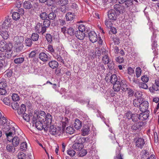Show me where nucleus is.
<instances>
[{
    "instance_id": "obj_1",
    "label": "nucleus",
    "mask_w": 159,
    "mask_h": 159,
    "mask_svg": "<svg viewBox=\"0 0 159 159\" xmlns=\"http://www.w3.org/2000/svg\"><path fill=\"white\" fill-rule=\"evenodd\" d=\"M45 113L44 111H41L39 113L37 112L34 113L32 119V123L35 124V127L39 130H41L44 129L45 131H47L48 127H45V125L42 121L44 120Z\"/></svg>"
},
{
    "instance_id": "obj_2",
    "label": "nucleus",
    "mask_w": 159,
    "mask_h": 159,
    "mask_svg": "<svg viewBox=\"0 0 159 159\" xmlns=\"http://www.w3.org/2000/svg\"><path fill=\"white\" fill-rule=\"evenodd\" d=\"M7 129H9L7 131L5 132V134L6 135L7 139L9 141H12V144L14 147L17 146L19 144L20 141V138L17 136H16L13 138H12V135L16 134V131L15 128L11 125V126H7Z\"/></svg>"
},
{
    "instance_id": "obj_3",
    "label": "nucleus",
    "mask_w": 159,
    "mask_h": 159,
    "mask_svg": "<svg viewBox=\"0 0 159 159\" xmlns=\"http://www.w3.org/2000/svg\"><path fill=\"white\" fill-rule=\"evenodd\" d=\"M12 48V44L11 43H6L5 41L0 42V50L1 52L8 51L11 52Z\"/></svg>"
},
{
    "instance_id": "obj_4",
    "label": "nucleus",
    "mask_w": 159,
    "mask_h": 159,
    "mask_svg": "<svg viewBox=\"0 0 159 159\" xmlns=\"http://www.w3.org/2000/svg\"><path fill=\"white\" fill-rule=\"evenodd\" d=\"M8 27L9 26H5V25H0V34L4 39H7L8 38Z\"/></svg>"
},
{
    "instance_id": "obj_5",
    "label": "nucleus",
    "mask_w": 159,
    "mask_h": 159,
    "mask_svg": "<svg viewBox=\"0 0 159 159\" xmlns=\"http://www.w3.org/2000/svg\"><path fill=\"white\" fill-rule=\"evenodd\" d=\"M100 52L101 55H102V61L104 65L107 64L111 60L108 55V52L103 48L102 49L101 48Z\"/></svg>"
},
{
    "instance_id": "obj_6",
    "label": "nucleus",
    "mask_w": 159,
    "mask_h": 159,
    "mask_svg": "<svg viewBox=\"0 0 159 159\" xmlns=\"http://www.w3.org/2000/svg\"><path fill=\"white\" fill-rule=\"evenodd\" d=\"M107 15L109 19L113 21H116L119 15L117 14L115 10L113 9H111L108 12Z\"/></svg>"
},
{
    "instance_id": "obj_7",
    "label": "nucleus",
    "mask_w": 159,
    "mask_h": 159,
    "mask_svg": "<svg viewBox=\"0 0 159 159\" xmlns=\"http://www.w3.org/2000/svg\"><path fill=\"white\" fill-rule=\"evenodd\" d=\"M114 10H115L116 12L119 15L122 14L125 12V8L124 6L119 4H116L114 6Z\"/></svg>"
},
{
    "instance_id": "obj_8",
    "label": "nucleus",
    "mask_w": 159,
    "mask_h": 159,
    "mask_svg": "<svg viewBox=\"0 0 159 159\" xmlns=\"http://www.w3.org/2000/svg\"><path fill=\"white\" fill-rule=\"evenodd\" d=\"M35 31L39 34H43L46 31V29L43 27L42 24L38 23L34 27Z\"/></svg>"
},
{
    "instance_id": "obj_9",
    "label": "nucleus",
    "mask_w": 159,
    "mask_h": 159,
    "mask_svg": "<svg viewBox=\"0 0 159 159\" xmlns=\"http://www.w3.org/2000/svg\"><path fill=\"white\" fill-rule=\"evenodd\" d=\"M39 57L41 60L44 62L48 61L51 59L49 54H47L44 52L40 53L39 55Z\"/></svg>"
},
{
    "instance_id": "obj_10",
    "label": "nucleus",
    "mask_w": 159,
    "mask_h": 159,
    "mask_svg": "<svg viewBox=\"0 0 159 159\" xmlns=\"http://www.w3.org/2000/svg\"><path fill=\"white\" fill-rule=\"evenodd\" d=\"M44 116V120L43 121L45 125V127L49 128V126L50 125L51 123L52 122V116L49 113H48L46 116Z\"/></svg>"
},
{
    "instance_id": "obj_11",
    "label": "nucleus",
    "mask_w": 159,
    "mask_h": 159,
    "mask_svg": "<svg viewBox=\"0 0 159 159\" xmlns=\"http://www.w3.org/2000/svg\"><path fill=\"white\" fill-rule=\"evenodd\" d=\"M88 35L89 41L92 43H94L98 41V36L94 31H90L88 33Z\"/></svg>"
},
{
    "instance_id": "obj_12",
    "label": "nucleus",
    "mask_w": 159,
    "mask_h": 159,
    "mask_svg": "<svg viewBox=\"0 0 159 159\" xmlns=\"http://www.w3.org/2000/svg\"><path fill=\"white\" fill-rule=\"evenodd\" d=\"M49 132L51 134L55 135L58 134H59L60 133V130L58 128L57 129L54 126L52 125L50 126L49 127Z\"/></svg>"
},
{
    "instance_id": "obj_13",
    "label": "nucleus",
    "mask_w": 159,
    "mask_h": 159,
    "mask_svg": "<svg viewBox=\"0 0 159 159\" xmlns=\"http://www.w3.org/2000/svg\"><path fill=\"white\" fill-rule=\"evenodd\" d=\"M149 106L148 103L147 101H144L143 102L141 103L139 109L140 111L142 112L145 111H148Z\"/></svg>"
},
{
    "instance_id": "obj_14",
    "label": "nucleus",
    "mask_w": 159,
    "mask_h": 159,
    "mask_svg": "<svg viewBox=\"0 0 159 159\" xmlns=\"http://www.w3.org/2000/svg\"><path fill=\"white\" fill-rule=\"evenodd\" d=\"M149 111H145L142 112L139 114V118L140 120H145L147 119L149 116Z\"/></svg>"
},
{
    "instance_id": "obj_15",
    "label": "nucleus",
    "mask_w": 159,
    "mask_h": 159,
    "mask_svg": "<svg viewBox=\"0 0 159 159\" xmlns=\"http://www.w3.org/2000/svg\"><path fill=\"white\" fill-rule=\"evenodd\" d=\"M145 144V142L144 139L142 138H138L136 142V146L141 148H142Z\"/></svg>"
},
{
    "instance_id": "obj_16",
    "label": "nucleus",
    "mask_w": 159,
    "mask_h": 159,
    "mask_svg": "<svg viewBox=\"0 0 159 159\" xmlns=\"http://www.w3.org/2000/svg\"><path fill=\"white\" fill-rule=\"evenodd\" d=\"M126 83V81L124 80H122L120 82L121 89L124 92L126 91L129 88V86Z\"/></svg>"
},
{
    "instance_id": "obj_17",
    "label": "nucleus",
    "mask_w": 159,
    "mask_h": 159,
    "mask_svg": "<svg viewBox=\"0 0 159 159\" xmlns=\"http://www.w3.org/2000/svg\"><path fill=\"white\" fill-rule=\"evenodd\" d=\"M24 39L21 36H16L14 38V45H16L19 43H23Z\"/></svg>"
},
{
    "instance_id": "obj_18",
    "label": "nucleus",
    "mask_w": 159,
    "mask_h": 159,
    "mask_svg": "<svg viewBox=\"0 0 159 159\" xmlns=\"http://www.w3.org/2000/svg\"><path fill=\"white\" fill-rule=\"evenodd\" d=\"M75 142V143H74L72 145V148L74 149L77 151H80L84 148L83 144L79 143L76 142Z\"/></svg>"
},
{
    "instance_id": "obj_19",
    "label": "nucleus",
    "mask_w": 159,
    "mask_h": 159,
    "mask_svg": "<svg viewBox=\"0 0 159 159\" xmlns=\"http://www.w3.org/2000/svg\"><path fill=\"white\" fill-rule=\"evenodd\" d=\"M87 140H88V138L78 136L76 138V139L75 142L83 144V143L86 142Z\"/></svg>"
},
{
    "instance_id": "obj_20",
    "label": "nucleus",
    "mask_w": 159,
    "mask_h": 159,
    "mask_svg": "<svg viewBox=\"0 0 159 159\" xmlns=\"http://www.w3.org/2000/svg\"><path fill=\"white\" fill-rule=\"evenodd\" d=\"M26 111V107L25 105L24 104H22L20 107L17 109V112L19 115H23L25 113V112Z\"/></svg>"
},
{
    "instance_id": "obj_21",
    "label": "nucleus",
    "mask_w": 159,
    "mask_h": 159,
    "mask_svg": "<svg viewBox=\"0 0 159 159\" xmlns=\"http://www.w3.org/2000/svg\"><path fill=\"white\" fill-rule=\"evenodd\" d=\"M48 65L51 68L55 69L58 67V63L55 60H52L49 62Z\"/></svg>"
},
{
    "instance_id": "obj_22",
    "label": "nucleus",
    "mask_w": 159,
    "mask_h": 159,
    "mask_svg": "<svg viewBox=\"0 0 159 159\" xmlns=\"http://www.w3.org/2000/svg\"><path fill=\"white\" fill-rule=\"evenodd\" d=\"M76 37L80 40H83L85 37L84 33V32L77 31L75 32Z\"/></svg>"
},
{
    "instance_id": "obj_23",
    "label": "nucleus",
    "mask_w": 159,
    "mask_h": 159,
    "mask_svg": "<svg viewBox=\"0 0 159 159\" xmlns=\"http://www.w3.org/2000/svg\"><path fill=\"white\" fill-rule=\"evenodd\" d=\"M65 17L67 21H72L75 17L74 13L70 12H68L66 14Z\"/></svg>"
},
{
    "instance_id": "obj_24",
    "label": "nucleus",
    "mask_w": 159,
    "mask_h": 159,
    "mask_svg": "<svg viewBox=\"0 0 159 159\" xmlns=\"http://www.w3.org/2000/svg\"><path fill=\"white\" fill-rule=\"evenodd\" d=\"M74 125L75 127L77 129H80L82 126L81 122L77 119H75Z\"/></svg>"
},
{
    "instance_id": "obj_25",
    "label": "nucleus",
    "mask_w": 159,
    "mask_h": 159,
    "mask_svg": "<svg viewBox=\"0 0 159 159\" xmlns=\"http://www.w3.org/2000/svg\"><path fill=\"white\" fill-rule=\"evenodd\" d=\"M110 82L111 83L114 84L116 83L117 82H119L120 81L118 80L117 76L115 74L111 75L110 77Z\"/></svg>"
},
{
    "instance_id": "obj_26",
    "label": "nucleus",
    "mask_w": 159,
    "mask_h": 159,
    "mask_svg": "<svg viewBox=\"0 0 159 159\" xmlns=\"http://www.w3.org/2000/svg\"><path fill=\"white\" fill-rule=\"evenodd\" d=\"M90 128L88 126L85 125L84 126L82 130V134L83 136H85L88 135L89 132Z\"/></svg>"
},
{
    "instance_id": "obj_27",
    "label": "nucleus",
    "mask_w": 159,
    "mask_h": 159,
    "mask_svg": "<svg viewBox=\"0 0 159 159\" xmlns=\"http://www.w3.org/2000/svg\"><path fill=\"white\" fill-rule=\"evenodd\" d=\"M15 147L13 145L8 144L7 145L6 148L7 151L10 153H13L15 151Z\"/></svg>"
},
{
    "instance_id": "obj_28",
    "label": "nucleus",
    "mask_w": 159,
    "mask_h": 159,
    "mask_svg": "<svg viewBox=\"0 0 159 159\" xmlns=\"http://www.w3.org/2000/svg\"><path fill=\"white\" fill-rule=\"evenodd\" d=\"M23 6L26 9H30L32 7L31 3L29 1H25L23 3Z\"/></svg>"
},
{
    "instance_id": "obj_29",
    "label": "nucleus",
    "mask_w": 159,
    "mask_h": 159,
    "mask_svg": "<svg viewBox=\"0 0 159 159\" xmlns=\"http://www.w3.org/2000/svg\"><path fill=\"white\" fill-rule=\"evenodd\" d=\"M39 38V35L37 33H33L31 36V39L33 41H37Z\"/></svg>"
},
{
    "instance_id": "obj_30",
    "label": "nucleus",
    "mask_w": 159,
    "mask_h": 159,
    "mask_svg": "<svg viewBox=\"0 0 159 159\" xmlns=\"http://www.w3.org/2000/svg\"><path fill=\"white\" fill-rule=\"evenodd\" d=\"M142 101V98H137L134 99L133 101V104L135 107L140 106L141 103Z\"/></svg>"
},
{
    "instance_id": "obj_31",
    "label": "nucleus",
    "mask_w": 159,
    "mask_h": 159,
    "mask_svg": "<svg viewBox=\"0 0 159 159\" xmlns=\"http://www.w3.org/2000/svg\"><path fill=\"white\" fill-rule=\"evenodd\" d=\"M113 84V89L115 91L119 92L120 90V82H117Z\"/></svg>"
},
{
    "instance_id": "obj_32",
    "label": "nucleus",
    "mask_w": 159,
    "mask_h": 159,
    "mask_svg": "<svg viewBox=\"0 0 159 159\" xmlns=\"http://www.w3.org/2000/svg\"><path fill=\"white\" fill-rule=\"evenodd\" d=\"M142 159H146V158L149 157V152L146 150H143L142 151Z\"/></svg>"
},
{
    "instance_id": "obj_33",
    "label": "nucleus",
    "mask_w": 159,
    "mask_h": 159,
    "mask_svg": "<svg viewBox=\"0 0 159 159\" xmlns=\"http://www.w3.org/2000/svg\"><path fill=\"white\" fill-rule=\"evenodd\" d=\"M14 46L17 52L22 51L23 50L24 47L23 43H19V44L16 45H14Z\"/></svg>"
},
{
    "instance_id": "obj_34",
    "label": "nucleus",
    "mask_w": 159,
    "mask_h": 159,
    "mask_svg": "<svg viewBox=\"0 0 159 159\" xmlns=\"http://www.w3.org/2000/svg\"><path fill=\"white\" fill-rule=\"evenodd\" d=\"M131 119L134 122H136L138 121L139 120H140L139 115H138L136 113H133Z\"/></svg>"
},
{
    "instance_id": "obj_35",
    "label": "nucleus",
    "mask_w": 159,
    "mask_h": 159,
    "mask_svg": "<svg viewBox=\"0 0 159 159\" xmlns=\"http://www.w3.org/2000/svg\"><path fill=\"white\" fill-rule=\"evenodd\" d=\"M53 57L57 60V61L61 62L62 63H64V61L62 58V57L57 54L54 53V54H53Z\"/></svg>"
},
{
    "instance_id": "obj_36",
    "label": "nucleus",
    "mask_w": 159,
    "mask_h": 159,
    "mask_svg": "<svg viewBox=\"0 0 159 159\" xmlns=\"http://www.w3.org/2000/svg\"><path fill=\"white\" fill-rule=\"evenodd\" d=\"M66 33L70 36L74 35L75 34L74 29L71 27L67 29Z\"/></svg>"
},
{
    "instance_id": "obj_37",
    "label": "nucleus",
    "mask_w": 159,
    "mask_h": 159,
    "mask_svg": "<svg viewBox=\"0 0 159 159\" xmlns=\"http://www.w3.org/2000/svg\"><path fill=\"white\" fill-rule=\"evenodd\" d=\"M12 16L13 19L15 20H19L20 18L19 13L16 12H14L12 13Z\"/></svg>"
},
{
    "instance_id": "obj_38",
    "label": "nucleus",
    "mask_w": 159,
    "mask_h": 159,
    "mask_svg": "<svg viewBox=\"0 0 159 159\" xmlns=\"http://www.w3.org/2000/svg\"><path fill=\"white\" fill-rule=\"evenodd\" d=\"M65 131L67 134H71L74 133L75 130L72 127L69 126L66 128Z\"/></svg>"
},
{
    "instance_id": "obj_39",
    "label": "nucleus",
    "mask_w": 159,
    "mask_h": 159,
    "mask_svg": "<svg viewBox=\"0 0 159 159\" xmlns=\"http://www.w3.org/2000/svg\"><path fill=\"white\" fill-rule=\"evenodd\" d=\"M20 150L21 151H25L27 148V145L25 142H23L21 143L20 145Z\"/></svg>"
},
{
    "instance_id": "obj_40",
    "label": "nucleus",
    "mask_w": 159,
    "mask_h": 159,
    "mask_svg": "<svg viewBox=\"0 0 159 159\" xmlns=\"http://www.w3.org/2000/svg\"><path fill=\"white\" fill-rule=\"evenodd\" d=\"M51 24L50 21L48 19H45L43 21V27H44L46 29V28L48 27Z\"/></svg>"
},
{
    "instance_id": "obj_41",
    "label": "nucleus",
    "mask_w": 159,
    "mask_h": 159,
    "mask_svg": "<svg viewBox=\"0 0 159 159\" xmlns=\"http://www.w3.org/2000/svg\"><path fill=\"white\" fill-rule=\"evenodd\" d=\"M1 100H2L4 103L7 105L10 106V98L6 97L2 99L1 98Z\"/></svg>"
},
{
    "instance_id": "obj_42",
    "label": "nucleus",
    "mask_w": 159,
    "mask_h": 159,
    "mask_svg": "<svg viewBox=\"0 0 159 159\" xmlns=\"http://www.w3.org/2000/svg\"><path fill=\"white\" fill-rule=\"evenodd\" d=\"M24 61V57H19L16 58L14 60V62L16 64H20L22 63Z\"/></svg>"
},
{
    "instance_id": "obj_43",
    "label": "nucleus",
    "mask_w": 159,
    "mask_h": 159,
    "mask_svg": "<svg viewBox=\"0 0 159 159\" xmlns=\"http://www.w3.org/2000/svg\"><path fill=\"white\" fill-rule=\"evenodd\" d=\"M11 105L12 108L14 110H17V109L19 107V104L18 103L16 102H12L11 103Z\"/></svg>"
},
{
    "instance_id": "obj_44",
    "label": "nucleus",
    "mask_w": 159,
    "mask_h": 159,
    "mask_svg": "<svg viewBox=\"0 0 159 159\" xmlns=\"http://www.w3.org/2000/svg\"><path fill=\"white\" fill-rule=\"evenodd\" d=\"M139 86L140 88H142L144 89H147L148 88V85L144 82H139Z\"/></svg>"
},
{
    "instance_id": "obj_45",
    "label": "nucleus",
    "mask_w": 159,
    "mask_h": 159,
    "mask_svg": "<svg viewBox=\"0 0 159 159\" xmlns=\"http://www.w3.org/2000/svg\"><path fill=\"white\" fill-rule=\"evenodd\" d=\"M11 18L8 16L6 20L3 22L2 25H5V26H9L11 22Z\"/></svg>"
},
{
    "instance_id": "obj_46",
    "label": "nucleus",
    "mask_w": 159,
    "mask_h": 159,
    "mask_svg": "<svg viewBox=\"0 0 159 159\" xmlns=\"http://www.w3.org/2000/svg\"><path fill=\"white\" fill-rule=\"evenodd\" d=\"M62 126L63 128H65L68 123V119L66 117L63 118L62 119Z\"/></svg>"
},
{
    "instance_id": "obj_47",
    "label": "nucleus",
    "mask_w": 159,
    "mask_h": 159,
    "mask_svg": "<svg viewBox=\"0 0 159 159\" xmlns=\"http://www.w3.org/2000/svg\"><path fill=\"white\" fill-rule=\"evenodd\" d=\"M5 72L6 73L5 75L7 77H10L12 75L13 71L11 69H8Z\"/></svg>"
},
{
    "instance_id": "obj_48",
    "label": "nucleus",
    "mask_w": 159,
    "mask_h": 159,
    "mask_svg": "<svg viewBox=\"0 0 159 159\" xmlns=\"http://www.w3.org/2000/svg\"><path fill=\"white\" fill-rule=\"evenodd\" d=\"M40 18L43 20L46 19L48 17V14L45 12H41L39 14Z\"/></svg>"
},
{
    "instance_id": "obj_49",
    "label": "nucleus",
    "mask_w": 159,
    "mask_h": 159,
    "mask_svg": "<svg viewBox=\"0 0 159 159\" xmlns=\"http://www.w3.org/2000/svg\"><path fill=\"white\" fill-rule=\"evenodd\" d=\"M142 72V70L140 67H137L135 70V73L136 77L137 78L139 77L140 76Z\"/></svg>"
},
{
    "instance_id": "obj_50",
    "label": "nucleus",
    "mask_w": 159,
    "mask_h": 159,
    "mask_svg": "<svg viewBox=\"0 0 159 159\" xmlns=\"http://www.w3.org/2000/svg\"><path fill=\"white\" fill-rule=\"evenodd\" d=\"M67 154L70 156L73 157L75 155V152L72 148H69L67 151Z\"/></svg>"
},
{
    "instance_id": "obj_51",
    "label": "nucleus",
    "mask_w": 159,
    "mask_h": 159,
    "mask_svg": "<svg viewBox=\"0 0 159 159\" xmlns=\"http://www.w3.org/2000/svg\"><path fill=\"white\" fill-rule=\"evenodd\" d=\"M32 40L30 38H27L25 40V43L26 46L30 47L32 43Z\"/></svg>"
},
{
    "instance_id": "obj_52",
    "label": "nucleus",
    "mask_w": 159,
    "mask_h": 159,
    "mask_svg": "<svg viewBox=\"0 0 159 159\" xmlns=\"http://www.w3.org/2000/svg\"><path fill=\"white\" fill-rule=\"evenodd\" d=\"M56 16V14L54 12H50L48 15V17L49 20H53Z\"/></svg>"
},
{
    "instance_id": "obj_53",
    "label": "nucleus",
    "mask_w": 159,
    "mask_h": 159,
    "mask_svg": "<svg viewBox=\"0 0 159 159\" xmlns=\"http://www.w3.org/2000/svg\"><path fill=\"white\" fill-rule=\"evenodd\" d=\"M107 64L109 69L112 70L115 67V64L113 61H111V60Z\"/></svg>"
},
{
    "instance_id": "obj_54",
    "label": "nucleus",
    "mask_w": 159,
    "mask_h": 159,
    "mask_svg": "<svg viewBox=\"0 0 159 159\" xmlns=\"http://www.w3.org/2000/svg\"><path fill=\"white\" fill-rule=\"evenodd\" d=\"M47 49L48 51L51 53L53 56L54 54V50L51 44H49L48 46Z\"/></svg>"
},
{
    "instance_id": "obj_55",
    "label": "nucleus",
    "mask_w": 159,
    "mask_h": 159,
    "mask_svg": "<svg viewBox=\"0 0 159 159\" xmlns=\"http://www.w3.org/2000/svg\"><path fill=\"white\" fill-rule=\"evenodd\" d=\"M105 24L107 27L108 28H111L112 25V24L109 19H106L105 21Z\"/></svg>"
},
{
    "instance_id": "obj_56",
    "label": "nucleus",
    "mask_w": 159,
    "mask_h": 159,
    "mask_svg": "<svg viewBox=\"0 0 159 159\" xmlns=\"http://www.w3.org/2000/svg\"><path fill=\"white\" fill-rule=\"evenodd\" d=\"M46 39L47 41L49 43H50L52 41V35L49 34H46L45 36Z\"/></svg>"
},
{
    "instance_id": "obj_57",
    "label": "nucleus",
    "mask_w": 159,
    "mask_h": 159,
    "mask_svg": "<svg viewBox=\"0 0 159 159\" xmlns=\"http://www.w3.org/2000/svg\"><path fill=\"white\" fill-rule=\"evenodd\" d=\"M141 80L143 82L146 83L148 81L149 78L147 75H144L142 76Z\"/></svg>"
},
{
    "instance_id": "obj_58",
    "label": "nucleus",
    "mask_w": 159,
    "mask_h": 159,
    "mask_svg": "<svg viewBox=\"0 0 159 159\" xmlns=\"http://www.w3.org/2000/svg\"><path fill=\"white\" fill-rule=\"evenodd\" d=\"M12 100L16 102L19 100V96L16 93H14L12 96Z\"/></svg>"
},
{
    "instance_id": "obj_59",
    "label": "nucleus",
    "mask_w": 159,
    "mask_h": 159,
    "mask_svg": "<svg viewBox=\"0 0 159 159\" xmlns=\"http://www.w3.org/2000/svg\"><path fill=\"white\" fill-rule=\"evenodd\" d=\"M133 114L131 111H129L125 113V116L128 120H130L131 119Z\"/></svg>"
},
{
    "instance_id": "obj_60",
    "label": "nucleus",
    "mask_w": 159,
    "mask_h": 159,
    "mask_svg": "<svg viewBox=\"0 0 159 159\" xmlns=\"http://www.w3.org/2000/svg\"><path fill=\"white\" fill-rule=\"evenodd\" d=\"M22 117L26 121L28 122L30 120V116L25 113L22 115Z\"/></svg>"
},
{
    "instance_id": "obj_61",
    "label": "nucleus",
    "mask_w": 159,
    "mask_h": 159,
    "mask_svg": "<svg viewBox=\"0 0 159 159\" xmlns=\"http://www.w3.org/2000/svg\"><path fill=\"white\" fill-rule=\"evenodd\" d=\"M133 0H126L125 2V5L127 7L132 5L133 4Z\"/></svg>"
},
{
    "instance_id": "obj_62",
    "label": "nucleus",
    "mask_w": 159,
    "mask_h": 159,
    "mask_svg": "<svg viewBox=\"0 0 159 159\" xmlns=\"http://www.w3.org/2000/svg\"><path fill=\"white\" fill-rule=\"evenodd\" d=\"M26 155L23 152H19L18 154V159H25Z\"/></svg>"
},
{
    "instance_id": "obj_63",
    "label": "nucleus",
    "mask_w": 159,
    "mask_h": 159,
    "mask_svg": "<svg viewBox=\"0 0 159 159\" xmlns=\"http://www.w3.org/2000/svg\"><path fill=\"white\" fill-rule=\"evenodd\" d=\"M78 29L79 30L78 31L83 32L85 30V26L83 25H80L79 26Z\"/></svg>"
},
{
    "instance_id": "obj_64",
    "label": "nucleus",
    "mask_w": 159,
    "mask_h": 159,
    "mask_svg": "<svg viewBox=\"0 0 159 159\" xmlns=\"http://www.w3.org/2000/svg\"><path fill=\"white\" fill-rule=\"evenodd\" d=\"M123 155L120 153H119L114 157V159H123Z\"/></svg>"
}]
</instances>
